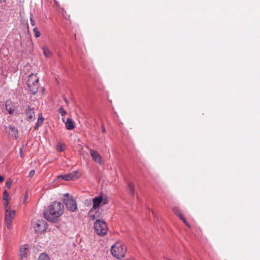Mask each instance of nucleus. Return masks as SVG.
Instances as JSON below:
<instances>
[{"mask_svg": "<svg viewBox=\"0 0 260 260\" xmlns=\"http://www.w3.org/2000/svg\"><path fill=\"white\" fill-rule=\"evenodd\" d=\"M64 206L61 203L54 201L52 202L45 210L44 217L48 221L55 222L64 212Z\"/></svg>", "mask_w": 260, "mask_h": 260, "instance_id": "1", "label": "nucleus"}, {"mask_svg": "<svg viewBox=\"0 0 260 260\" xmlns=\"http://www.w3.org/2000/svg\"><path fill=\"white\" fill-rule=\"evenodd\" d=\"M126 248L125 245L120 241H117L112 245L111 252L113 256L119 259L123 257L126 253Z\"/></svg>", "mask_w": 260, "mask_h": 260, "instance_id": "2", "label": "nucleus"}, {"mask_svg": "<svg viewBox=\"0 0 260 260\" xmlns=\"http://www.w3.org/2000/svg\"><path fill=\"white\" fill-rule=\"evenodd\" d=\"M93 206L88 213L89 216L92 219H95L96 217L93 214L95 210L98 209L101 204L105 205L108 204V200L107 198H104L102 196H98L94 197L92 200Z\"/></svg>", "mask_w": 260, "mask_h": 260, "instance_id": "3", "label": "nucleus"}, {"mask_svg": "<svg viewBox=\"0 0 260 260\" xmlns=\"http://www.w3.org/2000/svg\"><path fill=\"white\" fill-rule=\"evenodd\" d=\"M27 86L30 92L35 94L37 93L39 87V78L36 75L31 74L29 76Z\"/></svg>", "mask_w": 260, "mask_h": 260, "instance_id": "4", "label": "nucleus"}, {"mask_svg": "<svg viewBox=\"0 0 260 260\" xmlns=\"http://www.w3.org/2000/svg\"><path fill=\"white\" fill-rule=\"evenodd\" d=\"M63 202L68 210L72 212H75L77 210V206L76 201L69 193L64 195Z\"/></svg>", "mask_w": 260, "mask_h": 260, "instance_id": "5", "label": "nucleus"}, {"mask_svg": "<svg viewBox=\"0 0 260 260\" xmlns=\"http://www.w3.org/2000/svg\"><path fill=\"white\" fill-rule=\"evenodd\" d=\"M94 230L98 235L104 236L108 231V227L104 221L97 220L94 223Z\"/></svg>", "mask_w": 260, "mask_h": 260, "instance_id": "6", "label": "nucleus"}, {"mask_svg": "<svg viewBox=\"0 0 260 260\" xmlns=\"http://www.w3.org/2000/svg\"><path fill=\"white\" fill-rule=\"evenodd\" d=\"M15 216V211L10 209L5 211V223L8 229L12 227V222Z\"/></svg>", "mask_w": 260, "mask_h": 260, "instance_id": "7", "label": "nucleus"}, {"mask_svg": "<svg viewBox=\"0 0 260 260\" xmlns=\"http://www.w3.org/2000/svg\"><path fill=\"white\" fill-rule=\"evenodd\" d=\"M34 230L38 234L45 232L47 229V223L43 220H38L33 223Z\"/></svg>", "mask_w": 260, "mask_h": 260, "instance_id": "8", "label": "nucleus"}, {"mask_svg": "<svg viewBox=\"0 0 260 260\" xmlns=\"http://www.w3.org/2000/svg\"><path fill=\"white\" fill-rule=\"evenodd\" d=\"M26 119L29 121H34L36 119L35 113L33 108L27 107L24 110Z\"/></svg>", "mask_w": 260, "mask_h": 260, "instance_id": "9", "label": "nucleus"}, {"mask_svg": "<svg viewBox=\"0 0 260 260\" xmlns=\"http://www.w3.org/2000/svg\"><path fill=\"white\" fill-rule=\"evenodd\" d=\"M89 153L92 159L99 165L103 164L102 158L99 153L93 149H89Z\"/></svg>", "mask_w": 260, "mask_h": 260, "instance_id": "10", "label": "nucleus"}, {"mask_svg": "<svg viewBox=\"0 0 260 260\" xmlns=\"http://www.w3.org/2000/svg\"><path fill=\"white\" fill-rule=\"evenodd\" d=\"M78 174V172L77 171H74L70 174L62 175L61 178L67 181L75 180L79 178Z\"/></svg>", "mask_w": 260, "mask_h": 260, "instance_id": "11", "label": "nucleus"}, {"mask_svg": "<svg viewBox=\"0 0 260 260\" xmlns=\"http://www.w3.org/2000/svg\"><path fill=\"white\" fill-rule=\"evenodd\" d=\"M28 250V245H22L20 247V256L21 259L25 258L27 256V252Z\"/></svg>", "mask_w": 260, "mask_h": 260, "instance_id": "12", "label": "nucleus"}, {"mask_svg": "<svg viewBox=\"0 0 260 260\" xmlns=\"http://www.w3.org/2000/svg\"><path fill=\"white\" fill-rule=\"evenodd\" d=\"M6 109L10 114H12L14 111V106L10 101H7L5 103Z\"/></svg>", "mask_w": 260, "mask_h": 260, "instance_id": "13", "label": "nucleus"}, {"mask_svg": "<svg viewBox=\"0 0 260 260\" xmlns=\"http://www.w3.org/2000/svg\"><path fill=\"white\" fill-rule=\"evenodd\" d=\"M66 127L68 130H72L75 127V124L73 120L70 118H68L67 121L65 122Z\"/></svg>", "mask_w": 260, "mask_h": 260, "instance_id": "14", "label": "nucleus"}, {"mask_svg": "<svg viewBox=\"0 0 260 260\" xmlns=\"http://www.w3.org/2000/svg\"><path fill=\"white\" fill-rule=\"evenodd\" d=\"M43 121H44V118L42 116V114H40L39 116V117H38V121H37V123L36 124V125L35 127V129H37V128L39 127L42 124V123L43 122Z\"/></svg>", "mask_w": 260, "mask_h": 260, "instance_id": "15", "label": "nucleus"}, {"mask_svg": "<svg viewBox=\"0 0 260 260\" xmlns=\"http://www.w3.org/2000/svg\"><path fill=\"white\" fill-rule=\"evenodd\" d=\"M9 129L11 131V135L15 137H17L18 132L17 129L16 127L13 126H9Z\"/></svg>", "mask_w": 260, "mask_h": 260, "instance_id": "16", "label": "nucleus"}, {"mask_svg": "<svg viewBox=\"0 0 260 260\" xmlns=\"http://www.w3.org/2000/svg\"><path fill=\"white\" fill-rule=\"evenodd\" d=\"M128 188L129 190V192L132 196L134 195L135 192V185L133 183L130 182L128 184Z\"/></svg>", "mask_w": 260, "mask_h": 260, "instance_id": "17", "label": "nucleus"}, {"mask_svg": "<svg viewBox=\"0 0 260 260\" xmlns=\"http://www.w3.org/2000/svg\"><path fill=\"white\" fill-rule=\"evenodd\" d=\"M173 212L177 216H178L179 218L182 215V214L180 212V209L177 207H174L172 209Z\"/></svg>", "mask_w": 260, "mask_h": 260, "instance_id": "18", "label": "nucleus"}, {"mask_svg": "<svg viewBox=\"0 0 260 260\" xmlns=\"http://www.w3.org/2000/svg\"><path fill=\"white\" fill-rule=\"evenodd\" d=\"M43 54L46 57H48L50 56L51 53L49 50L48 48H47L46 47H44L43 48Z\"/></svg>", "mask_w": 260, "mask_h": 260, "instance_id": "19", "label": "nucleus"}, {"mask_svg": "<svg viewBox=\"0 0 260 260\" xmlns=\"http://www.w3.org/2000/svg\"><path fill=\"white\" fill-rule=\"evenodd\" d=\"M38 260H50L49 256L44 253H42L39 257Z\"/></svg>", "mask_w": 260, "mask_h": 260, "instance_id": "20", "label": "nucleus"}, {"mask_svg": "<svg viewBox=\"0 0 260 260\" xmlns=\"http://www.w3.org/2000/svg\"><path fill=\"white\" fill-rule=\"evenodd\" d=\"M65 145L63 144H59L56 146V149L58 151H63L65 150Z\"/></svg>", "mask_w": 260, "mask_h": 260, "instance_id": "21", "label": "nucleus"}, {"mask_svg": "<svg viewBox=\"0 0 260 260\" xmlns=\"http://www.w3.org/2000/svg\"><path fill=\"white\" fill-rule=\"evenodd\" d=\"M9 194L7 190H4L3 193V200H9Z\"/></svg>", "mask_w": 260, "mask_h": 260, "instance_id": "22", "label": "nucleus"}, {"mask_svg": "<svg viewBox=\"0 0 260 260\" xmlns=\"http://www.w3.org/2000/svg\"><path fill=\"white\" fill-rule=\"evenodd\" d=\"M4 206L5 211L11 209V207L9 206V200H5Z\"/></svg>", "mask_w": 260, "mask_h": 260, "instance_id": "23", "label": "nucleus"}, {"mask_svg": "<svg viewBox=\"0 0 260 260\" xmlns=\"http://www.w3.org/2000/svg\"><path fill=\"white\" fill-rule=\"evenodd\" d=\"M58 112L61 115V116H64L67 114L66 110L63 108L62 107H60L58 110Z\"/></svg>", "mask_w": 260, "mask_h": 260, "instance_id": "24", "label": "nucleus"}, {"mask_svg": "<svg viewBox=\"0 0 260 260\" xmlns=\"http://www.w3.org/2000/svg\"><path fill=\"white\" fill-rule=\"evenodd\" d=\"M33 31L36 38H38L40 36V32L37 27L34 28Z\"/></svg>", "mask_w": 260, "mask_h": 260, "instance_id": "25", "label": "nucleus"}, {"mask_svg": "<svg viewBox=\"0 0 260 260\" xmlns=\"http://www.w3.org/2000/svg\"><path fill=\"white\" fill-rule=\"evenodd\" d=\"M12 181L10 179H8L6 182V186L10 189L11 187Z\"/></svg>", "mask_w": 260, "mask_h": 260, "instance_id": "26", "label": "nucleus"}, {"mask_svg": "<svg viewBox=\"0 0 260 260\" xmlns=\"http://www.w3.org/2000/svg\"><path fill=\"white\" fill-rule=\"evenodd\" d=\"M180 219L182 220V221L188 227H189V224H188V223L186 221V220H185V218L183 216V215H182L180 217Z\"/></svg>", "mask_w": 260, "mask_h": 260, "instance_id": "27", "label": "nucleus"}, {"mask_svg": "<svg viewBox=\"0 0 260 260\" xmlns=\"http://www.w3.org/2000/svg\"><path fill=\"white\" fill-rule=\"evenodd\" d=\"M28 193L27 192H26L24 197H23V202L24 204H25L27 200H28Z\"/></svg>", "mask_w": 260, "mask_h": 260, "instance_id": "28", "label": "nucleus"}, {"mask_svg": "<svg viewBox=\"0 0 260 260\" xmlns=\"http://www.w3.org/2000/svg\"><path fill=\"white\" fill-rule=\"evenodd\" d=\"M35 173V171L34 170H31L30 172H29V176L30 177H33V176L34 175Z\"/></svg>", "mask_w": 260, "mask_h": 260, "instance_id": "29", "label": "nucleus"}, {"mask_svg": "<svg viewBox=\"0 0 260 260\" xmlns=\"http://www.w3.org/2000/svg\"><path fill=\"white\" fill-rule=\"evenodd\" d=\"M30 22L32 26H34L35 25V22L33 20L32 18H30Z\"/></svg>", "mask_w": 260, "mask_h": 260, "instance_id": "30", "label": "nucleus"}, {"mask_svg": "<svg viewBox=\"0 0 260 260\" xmlns=\"http://www.w3.org/2000/svg\"><path fill=\"white\" fill-rule=\"evenodd\" d=\"M4 180V177L2 176H0V182H2Z\"/></svg>", "mask_w": 260, "mask_h": 260, "instance_id": "31", "label": "nucleus"}, {"mask_svg": "<svg viewBox=\"0 0 260 260\" xmlns=\"http://www.w3.org/2000/svg\"><path fill=\"white\" fill-rule=\"evenodd\" d=\"M64 100L65 102L67 104H69V101H68V100L66 98H64Z\"/></svg>", "mask_w": 260, "mask_h": 260, "instance_id": "32", "label": "nucleus"}, {"mask_svg": "<svg viewBox=\"0 0 260 260\" xmlns=\"http://www.w3.org/2000/svg\"><path fill=\"white\" fill-rule=\"evenodd\" d=\"M102 131L103 132L105 133L106 132V129L104 127H102Z\"/></svg>", "mask_w": 260, "mask_h": 260, "instance_id": "33", "label": "nucleus"}, {"mask_svg": "<svg viewBox=\"0 0 260 260\" xmlns=\"http://www.w3.org/2000/svg\"><path fill=\"white\" fill-rule=\"evenodd\" d=\"M20 153H21V156H22V150L21 149H20Z\"/></svg>", "mask_w": 260, "mask_h": 260, "instance_id": "34", "label": "nucleus"}]
</instances>
